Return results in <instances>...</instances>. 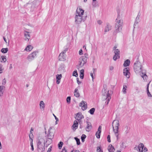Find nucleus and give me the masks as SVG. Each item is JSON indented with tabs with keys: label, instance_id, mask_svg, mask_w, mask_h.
<instances>
[{
	"label": "nucleus",
	"instance_id": "59",
	"mask_svg": "<svg viewBox=\"0 0 152 152\" xmlns=\"http://www.w3.org/2000/svg\"><path fill=\"white\" fill-rule=\"evenodd\" d=\"M34 130V129H33V128H31V130H30V134H31V135L32 136H33V134H32V131H33Z\"/></svg>",
	"mask_w": 152,
	"mask_h": 152
},
{
	"label": "nucleus",
	"instance_id": "14",
	"mask_svg": "<svg viewBox=\"0 0 152 152\" xmlns=\"http://www.w3.org/2000/svg\"><path fill=\"white\" fill-rule=\"evenodd\" d=\"M78 125V122L76 120H75L74 122V124L72 127V129H77Z\"/></svg>",
	"mask_w": 152,
	"mask_h": 152
},
{
	"label": "nucleus",
	"instance_id": "8",
	"mask_svg": "<svg viewBox=\"0 0 152 152\" xmlns=\"http://www.w3.org/2000/svg\"><path fill=\"white\" fill-rule=\"evenodd\" d=\"M129 70V67L125 68L123 70L124 75L128 78H129L130 75Z\"/></svg>",
	"mask_w": 152,
	"mask_h": 152
},
{
	"label": "nucleus",
	"instance_id": "48",
	"mask_svg": "<svg viewBox=\"0 0 152 152\" xmlns=\"http://www.w3.org/2000/svg\"><path fill=\"white\" fill-rule=\"evenodd\" d=\"M86 102H85L84 101H82L80 104L79 106H81L83 105Z\"/></svg>",
	"mask_w": 152,
	"mask_h": 152
},
{
	"label": "nucleus",
	"instance_id": "40",
	"mask_svg": "<svg viewBox=\"0 0 152 152\" xmlns=\"http://www.w3.org/2000/svg\"><path fill=\"white\" fill-rule=\"evenodd\" d=\"M97 151L98 152H103V151L101 149L100 147H97Z\"/></svg>",
	"mask_w": 152,
	"mask_h": 152
},
{
	"label": "nucleus",
	"instance_id": "23",
	"mask_svg": "<svg viewBox=\"0 0 152 152\" xmlns=\"http://www.w3.org/2000/svg\"><path fill=\"white\" fill-rule=\"evenodd\" d=\"M33 48V47L31 45H29L27 46L25 49V50L27 51H31Z\"/></svg>",
	"mask_w": 152,
	"mask_h": 152
},
{
	"label": "nucleus",
	"instance_id": "24",
	"mask_svg": "<svg viewBox=\"0 0 152 152\" xmlns=\"http://www.w3.org/2000/svg\"><path fill=\"white\" fill-rule=\"evenodd\" d=\"M52 139H49L47 138H46V142L45 143L48 145H49L52 142Z\"/></svg>",
	"mask_w": 152,
	"mask_h": 152
},
{
	"label": "nucleus",
	"instance_id": "38",
	"mask_svg": "<svg viewBox=\"0 0 152 152\" xmlns=\"http://www.w3.org/2000/svg\"><path fill=\"white\" fill-rule=\"evenodd\" d=\"M68 48L67 47H64V49L62 52L65 53L68 50Z\"/></svg>",
	"mask_w": 152,
	"mask_h": 152
},
{
	"label": "nucleus",
	"instance_id": "27",
	"mask_svg": "<svg viewBox=\"0 0 152 152\" xmlns=\"http://www.w3.org/2000/svg\"><path fill=\"white\" fill-rule=\"evenodd\" d=\"M82 107V109L83 110H86L87 108V103L86 102L82 106H81Z\"/></svg>",
	"mask_w": 152,
	"mask_h": 152
},
{
	"label": "nucleus",
	"instance_id": "1",
	"mask_svg": "<svg viewBox=\"0 0 152 152\" xmlns=\"http://www.w3.org/2000/svg\"><path fill=\"white\" fill-rule=\"evenodd\" d=\"M84 10L80 7L77 8L75 15V23L77 24H79L81 23L82 21H84L86 19L87 15L83 16Z\"/></svg>",
	"mask_w": 152,
	"mask_h": 152
},
{
	"label": "nucleus",
	"instance_id": "15",
	"mask_svg": "<svg viewBox=\"0 0 152 152\" xmlns=\"http://www.w3.org/2000/svg\"><path fill=\"white\" fill-rule=\"evenodd\" d=\"M111 29V26L109 23H107L106 25L104 28V32L108 31Z\"/></svg>",
	"mask_w": 152,
	"mask_h": 152
},
{
	"label": "nucleus",
	"instance_id": "13",
	"mask_svg": "<svg viewBox=\"0 0 152 152\" xmlns=\"http://www.w3.org/2000/svg\"><path fill=\"white\" fill-rule=\"evenodd\" d=\"M106 95L107 97L106 99V101L105 102V104L106 105H107L108 104L111 98L110 95L109 93V91H108Z\"/></svg>",
	"mask_w": 152,
	"mask_h": 152
},
{
	"label": "nucleus",
	"instance_id": "56",
	"mask_svg": "<svg viewBox=\"0 0 152 152\" xmlns=\"http://www.w3.org/2000/svg\"><path fill=\"white\" fill-rule=\"evenodd\" d=\"M53 115L55 117V119L56 120V123L57 121H58V119L54 115V114H53Z\"/></svg>",
	"mask_w": 152,
	"mask_h": 152
},
{
	"label": "nucleus",
	"instance_id": "3",
	"mask_svg": "<svg viewBox=\"0 0 152 152\" xmlns=\"http://www.w3.org/2000/svg\"><path fill=\"white\" fill-rule=\"evenodd\" d=\"M116 23L115 24V30L114 32L115 33H117L120 32L122 30V24L123 23L122 19L120 18V16L118 14L117 18L115 20Z\"/></svg>",
	"mask_w": 152,
	"mask_h": 152
},
{
	"label": "nucleus",
	"instance_id": "35",
	"mask_svg": "<svg viewBox=\"0 0 152 152\" xmlns=\"http://www.w3.org/2000/svg\"><path fill=\"white\" fill-rule=\"evenodd\" d=\"M74 138L76 141L77 144L78 145H79L80 144V142L79 139L76 137H75Z\"/></svg>",
	"mask_w": 152,
	"mask_h": 152
},
{
	"label": "nucleus",
	"instance_id": "32",
	"mask_svg": "<svg viewBox=\"0 0 152 152\" xmlns=\"http://www.w3.org/2000/svg\"><path fill=\"white\" fill-rule=\"evenodd\" d=\"M86 135L84 134H83L82 135L81 137V140L83 142L85 141V139L86 138Z\"/></svg>",
	"mask_w": 152,
	"mask_h": 152
},
{
	"label": "nucleus",
	"instance_id": "11",
	"mask_svg": "<svg viewBox=\"0 0 152 152\" xmlns=\"http://www.w3.org/2000/svg\"><path fill=\"white\" fill-rule=\"evenodd\" d=\"M66 55L65 53L61 52L59 54L58 59L59 60L61 61H64L66 59Z\"/></svg>",
	"mask_w": 152,
	"mask_h": 152
},
{
	"label": "nucleus",
	"instance_id": "61",
	"mask_svg": "<svg viewBox=\"0 0 152 152\" xmlns=\"http://www.w3.org/2000/svg\"><path fill=\"white\" fill-rule=\"evenodd\" d=\"M84 75H80V77L81 79H83L84 77Z\"/></svg>",
	"mask_w": 152,
	"mask_h": 152
},
{
	"label": "nucleus",
	"instance_id": "42",
	"mask_svg": "<svg viewBox=\"0 0 152 152\" xmlns=\"http://www.w3.org/2000/svg\"><path fill=\"white\" fill-rule=\"evenodd\" d=\"M147 94L148 95V96L149 97H151L152 95L151 94H150V92H149V90H148H148H147Z\"/></svg>",
	"mask_w": 152,
	"mask_h": 152
},
{
	"label": "nucleus",
	"instance_id": "49",
	"mask_svg": "<svg viewBox=\"0 0 152 152\" xmlns=\"http://www.w3.org/2000/svg\"><path fill=\"white\" fill-rule=\"evenodd\" d=\"M125 143L124 142H122L121 144V146L123 148H125L126 146L124 145Z\"/></svg>",
	"mask_w": 152,
	"mask_h": 152
},
{
	"label": "nucleus",
	"instance_id": "45",
	"mask_svg": "<svg viewBox=\"0 0 152 152\" xmlns=\"http://www.w3.org/2000/svg\"><path fill=\"white\" fill-rule=\"evenodd\" d=\"M6 83V80L5 78H4L2 81V84L3 85H5Z\"/></svg>",
	"mask_w": 152,
	"mask_h": 152
},
{
	"label": "nucleus",
	"instance_id": "25",
	"mask_svg": "<svg viewBox=\"0 0 152 152\" xmlns=\"http://www.w3.org/2000/svg\"><path fill=\"white\" fill-rule=\"evenodd\" d=\"M7 61L6 56H1L0 58V61L1 62H5Z\"/></svg>",
	"mask_w": 152,
	"mask_h": 152
},
{
	"label": "nucleus",
	"instance_id": "46",
	"mask_svg": "<svg viewBox=\"0 0 152 152\" xmlns=\"http://www.w3.org/2000/svg\"><path fill=\"white\" fill-rule=\"evenodd\" d=\"M71 100V97L70 96H68L66 99V101L67 102H70Z\"/></svg>",
	"mask_w": 152,
	"mask_h": 152
},
{
	"label": "nucleus",
	"instance_id": "34",
	"mask_svg": "<svg viewBox=\"0 0 152 152\" xmlns=\"http://www.w3.org/2000/svg\"><path fill=\"white\" fill-rule=\"evenodd\" d=\"M127 88V86L126 85H124L123 86V92L124 94H126V89Z\"/></svg>",
	"mask_w": 152,
	"mask_h": 152
},
{
	"label": "nucleus",
	"instance_id": "57",
	"mask_svg": "<svg viewBox=\"0 0 152 152\" xmlns=\"http://www.w3.org/2000/svg\"><path fill=\"white\" fill-rule=\"evenodd\" d=\"M52 147L50 146L49 148H48L47 152H50L51 151Z\"/></svg>",
	"mask_w": 152,
	"mask_h": 152
},
{
	"label": "nucleus",
	"instance_id": "21",
	"mask_svg": "<svg viewBox=\"0 0 152 152\" xmlns=\"http://www.w3.org/2000/svg\"><path fill=\"white\" fill-rule=\"evenodd\" d=\"M108 150L109 152H113L115 150L114 147L111 145L108 146Z\"/></svg>",
	"mask_w": 152,
	"mask_h": 152
},
{
	"label": "nucleus",
	"instance_id": "9",
	"mask_svg": "<svg viewBox=\"0 0 152 152\" xmlns=\"http://www.w3.org/2000/svg\"><path fill=\"white\" fill-rule=\"evenodd\" d=\"M84 118L83 116L82 115V113L80 112H79L77 114L76 116L75 117L76 119L80 122L81 121V119Z\"/></svg>",
	"mask_w": 152,
	"mask_h": 152
},
{
	"label": "nucleus",
	"instance_id": "31",
	"mask_svg": "<svg viewBox=\"0 0 152 152\" xmlns=\"http://www.w3.org/2000/svg\"><path fill=\"white\" fill-rule=\"evenodd\" d=\"M113 131L114 132H118V127H115L113 126Z\"/></svg>",
	"mask_w": 152,
	"mask_h": 152
},
{
	"label": "nucleus",
	"instance_id": "2",
	"mask_svg": "<svg viewBox=\"0 0 152 152\" xmlns=\"http://www.w3.org/2000/svg\"><path fill=\"white\" fill-rule=\"evenodd\" d=\"M142 66L141 64L139 61H136L134 63V69L135 72L137 74L142 73L141 76L144 79H146L147 76L146 75V71L142 69Z\"/></svg>",
	"mask_w": 152,
	"mask_h": 152
},
{
	"label": "nucleus",
	"instance_id": "53",
	"mask_svg": "<svg viewBox=\"0 0 152 152\" xmlns=\"http://www.w3.org/2000/svg\"><path fill=\"white\" fill-rule=\"evenodd\" d=\"M77 82L78 85L80 84L81 83V82L79 81V78H77Z\"/></svg>",
	"mask_w": 152,
	"mask_h": 152
},
{
	"label": "nucleus",
	"instance_id": "6",
	"mask_svg": "<svg viewBox=\"0 0 152 152\" xmlns=\"http://www.w3.org/2000/svg\"><path fill=\"white\" fill-rule=\"evenodd\" d=\"M38 52L37 51H35L30 54L27 57V59L29 61L33 60L34 58L36 57Z\"/></svg>",
	"mask_w": 152,
	"mask_h": 152
},
{
	"label": "nucleus",
	"instance_id": "29",
	"mask_svg": "<svg viewBox=\"0 0 152 152\" xmlns=\"http://www.w3.org/2000/svg\"><path fill=\"white\" fill-rule=\"evenodd\" d=\"M144 147V144L142 143H140L139 144L138 146V149H141L142 151V150H143V148Z\"/></svg>",
	"mask_w": 152,
	"mask_h": 152
},
{
	"label": "nucleus",
	"instance_id": "12",
	"mask_svg": "<svg viewBox=\"0 0 152 152\" xmlns=\"http://www.w3.org/2000/svg\"><path fill=\"white\" fill-rule=\"evenodd\" d=\"M87 126L86 128V131L89 132L92 129V127L91 122L88 121H86Z\"/></svg>",
	"mask_w": 152,
	"mask_h": 152
},
{
	"label": "nucleus",
	"instance_id": "64",
	"mask_svg": "<svg viewBox=\"0 0 152 152\" xmlns=\"http://www.w3.org/2000/svg\"><path fill=\"white\" fill-rule=\"evenodd\" d=\"M90 75L91 77L92 78V79L93 80L94 79V77H93V74L92 73H90Z\"/></svg>",
	"mask_w": 152,
	"mask_h": 152
},
{
	"label": "nucleus",
	"instance_id": "43",
	"mask_svg": "<svg viewBox=\"0 0 152 152\" xmlns=\"http://www.w3.org/2000/svg\"><path fill=\"white\" fill-rule=\"evenodd\" d=\"M115 133V135L117 138V140H118V139H119V137H118V136H119V134H118V132H114Z\"/></svg>",
	"mask_w": 152,
	"mask_h": 152
},
{
	"label": "nucleus",
	"instance_id": "55",
	"mask_svg": "<svg viewBox=\"0 0 152 152\" xmlns=\"http://www.w3.org/2000/svg\"><path fill=\"white\" fill-rule=\"evenodd\" d=\"M97 23L98 24L100 25L102 23V22L101 20H99L97 21Z\"/></svg>",
	"mask_w": 152,
	"mask_h": 152
},
{
	"label": "nucleus",
	"instance_id": "37",
	"mask_svg": "<svg viewBox=\"0 0 152 152\" xmlns=\"http://www.w3.org/2000/svg\"><path fill=\"white\" fill-rule=\"evenodd\" d=\"M73 76H75V77H77L78 76V74L77 71H74L73 72Z\"/></svg>",
	"mask_w": 152,
	"mask_h": 152
},
{
	"label": "nucleus",
	"instance_id": "30",
	"mask_svg": "<svg viewBox=\"0 0 152 152\" xmlns=\"http://www.w3.org/2000/svg\"><path fill=\"white\" fill-rule=\"evenodd\" d=\"M95 111V109L94 108H92L89 111V112L91 115H93Z\"/></svg>",
	"mask_w": 152,
	"mask_h": 152
},
{
	"label": "nucleus",
	"instance_id": "17",
	"mask_svg": "<svg viewBox=\"0 0 152 152\" xmlns=\"http://www.w3.org/2000/svg\"><path fill=\"white\" fill-rule=\"evenodd\" d=\"M59 69L61 72H65V65L64 64H60Z\"/></svg>",
	"mask_w": 152,
	"mask_h": 152
},
{
	"label": "nucleus",
	"instance_id": "36",
	"mask_svg": "<svg viewBox=\"0 0 152 152\" xmlns=\"http://www.w3.org/2000/svg\"><path fill=\"white\" fill-rule=\"evenodd\" d=\"M101 134H99V132H97L96 133V137L99 139L100 138Z\"/></svg>",
	"mask_w": 152,
	"mask_h": 152
},
{
	"label": "nucleus",
	"instance_id": "20",
	"mask_svg": "<svg viewBox=\"0 0 152 152\" xmlns=\"http://www.w3.org/2000/svg\"><path fill=\"white\" fill-rule=\"evenodd\" d=\"M74 96L76 97H78L80 96V93L79 92L78 89L76 88L75 89L74 92Z\"/></svg>",
	"mask_w": 152,
	"mask_h": 152
},
{
	"label": "nucleus",
	"instance_id": "58",
	"mask_svg": "<svg viewBox=\"0 0 152 152\" xmlns=\"http://www.w3.org/2000/svg\"><path fill=\"white\" fill-rule=\"evenodd\" d=\"M62 152H67L65 148H63L62 150Z\"/></svg>",
	"mask_w": 152,
	"mask_h": 152
},
{
	"label": "nucleus",
	"instance_id": "33",
	"mask_svg": "<svg viewBox=\"0 0 152 152\" xmlns=\"http://www.w3.org/2000/svg\"><path fill=\"white\" fill-rule=\"evenodd\" d=\"M63 144V143L62 142H60L58 144V148L59 149H61Z\"/></svg>",
	"mask_w": 152,
	"mask_h": 152
},
{
	"label": "nucleus",
	"instance_id": "4",
	"mask_svg": "<svg viewBox=\"0 0 152 152\" xmlns=\"http://www.w3.org/2000/svg\"><path fill=\"white\" fill-rule=\"evenodd\" d=\"M37 150L38 152H43L45 150V140L40 138L37 142Z\"/></svg>",
	"mask_w": 152,
	"mask_h": 152
},
{
	"label": "nucleus",
	"instance_id": "39",
	"mask_svg": "<svg viewBox=\"0 0 152 152\" xmlns=\"http://www.w3.org/2000/svg\"><path fill=\"white\" fill-rule=\"evenodd\" d=\"M5 87L4 86H0V92H3V90L4 89Z\"/></svg>",
	"mask_w": 152,
	"mask_h": 152
},
{
	"label": "nucleus",
	"instance_id": "54",
	"mask_svg": "<svg viewBox=\"0 0 152 152\" xmlns=\"http://www.w3.org/2000/svg\"><path fill=\"white\" fill-rule=\"evenodd\" d=\"M30 145H31V150L32 151H33L34 150L33 144H32V143H31V144H30Z\"/></svg>",
	"mask_w": 152,
	"mask_h": 152
},
{
	"label": "nucleus",
	"instance_id": "19",
	"mask_svg": "<svg viewBox=\"0 0 152 152\" xmlns=\"http://www.w3.org/2000/svg\"><path fill=\"white\" fill-rule=\"evenodd\" d=\"M118 120H114L112 123V126L115 127H118L119 126Z\"/></svg>",
	"mask_w": 152,
	"mask_h": 152
},
{
	"label": "nucleus",
	"instance_id": "62",
	"mask_svg": "<svg viewBox=\"0 0 152 152\" xmlns=\"http://www.w3.org/2000/svg\"><path fill=\"white\" fill-rule=\"evenodd\" d=\"M71 152H80V151L78 150H73V151H72Z\"/></svg>",
	"mask_w": 152,
	"mask_h": 152
},
{
	"label": "nucleus",
	"instance_id": "47",
	"mask_svg": "<svg viewBox=\"0 0 152 152\" xmlns=\"http://www.w3.org/2000/svg\"><path fill=\"white\" fill-rule=\"evenodd\" d=\"M29 137L30 140H31L30 144H31V143H32V144H33V140L32 138H31V134H30L29 135Z\"/></svg>",
	"mask_w": 152,
	"mask_h": 152
},
{
	"label": "nucleus",
	"instance_id": "22",
	"mask_svg": "<svg viewBox=\"0 0 152 152\" xmlns=\"http://www.w3.org/2000/svg\"><path fill=\"white\" fill-rule=\"evenodd\" d=\"M130 63V61L129 59H127L124 61L123 65L124 67H127L129 66Z\"/></svg>",
	"mask_w": 152,
	"mask_h": 152
},
{
	"label": "nucleus",
	"instance_id": "50",
	"mask_svg": "<svg viewBox=\"0 0 152 152\" xmlns=\"http://www.w3.org/2000/svg\"><path fill=\"white\" fill-rule=\"evenodd\" d=\"M140 16V13H139L138 14V15L136 18V20H139V18Z\"/></svg>",
	"mask_w": 152,
	"mask_h": 152
},
{
	"label": "nucleus",
	"instance_id": "60",
	"mask_svg": "<svg viewBox=\"0 0 152 152\" xmlns=\"http://www.w3.org/2000/svg\"><path fill=\"white\" fill-rule=\"evenodd\" d=\"M114 69V67L112 66H110V70H112Z\"/></svg>",
	"mask_w": 152,
	"mask_h": 152
},
{
	"label": "nucleus",
	"instance_id": "7",
	"mask_svg": "<svg viewBox=\"0 0 152 152\" xmlns=\"http://www.w3.org/2000/svg\"><path fill=\"white\" fill-rule=\"evenodd\" d=\"M114 55L113 56V59L114 61L120 58V52L119 49H117L114 50Z\"/></svg>",
	"mask_w": 152,
	"mask_h": 152
},
{
	"label": "nucleus",
	"instance_id": "44",
	"mask_svg": "<svg viewBox=\"0 0 152 152\" xmlns=\"http://www.w3.org/2000/svg\"><path fill=\"white\" fill-rule=\"evenodd\" d=\"M107 140L108 142H111L110 140V135H109L107 136Z\"/></svg>",
	"mask_w": 152,
	"mask_h": 152
},
{
	"label": "nucleus",
	"instance_id": "41",
	"mask_svg": "<svg viewBox=\"0 0 152 152\" xmlns=\"http://www.w3.org/2000/svg\"><path fill=\"white\" fill-rule=\"evenodd\" d=\"M102 126H99L98 129V131L99 132V134H101V132Z\"/></svg>",
	"mask_w": 152,
	"mask_h": 152
},
{
	"label": "nucleus",
	"instance_id": "51",
	"mask_svg": "<svg viewBox=\"0 0 152 152\" xmlns=\"http://www.w3.org/2000/svg\"><path fill=\"white\" fill-rule=\"evenodd\" d=\"M80 75H84V71L83 69H82L80 71Z\"/></svg>",
	"mask_w": 152,
	"mask_h": 152
},
{
	"label": "nucleus",
	"instance_id": "52",
	"mask_svg": "<svg viewBox=\"0 0 152 152\" xmlns=\"http://www.w3.org/2000/svg\"><path fill=\"white\" fill-rule=\"evenodd\" d=\"M83 54V50H82L81 49L79 51V54L80 55H82V54Z\"/></svg>",
	"mask_w": 152,
	"mask_h": 152
},
{
	"label": "nucleus",
	"instance_id": "5",
	"mask_svg": "<svg viewBox=\"0 0 152 152\" xmlns=\"http://www.w3.org/2000/svg\"><path fill=\"white\" fill-rule=\"evenodd\" d=\"M87 58L86 56H83L80 57L79 60L78 68L82 67L87 62ZM78 66H77V68Z\"/></svg>",
	"mask_w": 152,
	"mask_h": 152
},
{
	"label": "nucleus",
	"instance_id": "63",
	"mask_svg": "<svg viewBox=\"0 0 152 152\" xmlns=\"http://www.w3.org/2000/svg\"><path fill=\"white\" fill-rule=\"evenodd\" d=\"M117 48V47L116 46H115L113 47V50L114 51L115 50H117V49H116Z\"/></svg>",
	"mask_w": 152,
	"mask_h": 152
},
{
	"label": "nucleus",
	"instance_id": "18",
	"mask_svg": "<svg viewBox=\"0 0 152 152\" xmlns=\"http://www.w3.org/2000/svg\"><path fill=\"white\" fill-rule=\"evenodd\" d=\"M62 77V75L61 74H58L56 76V83L57 84H59L60 83V81H58V80L60 81Z\"/></svg>",
	"mask_w": 152,
	"mask_h": 152
},
{
	"label": "nucleus",
	"instance_id": "10",
	"mask_svg": "<svg viewBox=\"0 0 152 152\" xmlns=\"http://www.w3.org/2000/svg\"><path fill=\"white\" fill-rule=\"evenodd\" d=\"M52 129V127H50L48 131V134L45 136V138H47L49 139H53V138L54 134L53 133L50 132V130Z\"/></svg>",
	"mask_w": 152,
	"mask_h": 152
},
{
	"label": "nucleus",
	"instance_id": "28",
	"mask_svg": "<svg viewBox=\"0 0 152 152\" xmlns=\"http://www.w3.org/2000/svg\"><path fill=\"white\" fill-rule=\"evenodd\" d=\"M8 50L7 48H2L1 50V52L3 53H6Z\"/></svg>",
	"mask_w": 152,
	"mask_h": 152
},
{
	"label": "nucleus",
	"instance_id": "26",
	"mask_svg": "<svg viewBox=\"0 0 152 152\" xmlns=\"http://www.w3.org/2000/svg\"><path fill=\"white\" fill-rule=\"evenodd\" d=\"M45 104L42 101H41L40 102V104H39V106L40 107V108L41 109H44L45 107Z\"/></svg>",
	"mask_w": 152,
	"mask_h": 152
},
{
	"label": "nucleus",
	"instance_id": "16",
	"mask_svg": "<svg viewBox=\"0 0 152 152\" xmlns=\"http://www.w3.org/2000/svg\"><path fill=\"white\" fill-rule=\"evenodd\" d=\"M24 36L26 38L25 39L26 41H28L30 37V34L29 32L26 31L24 33Z\"/></svg>",
	"mask_w": 152,
	"mask_h": 152
}]
</instances>
